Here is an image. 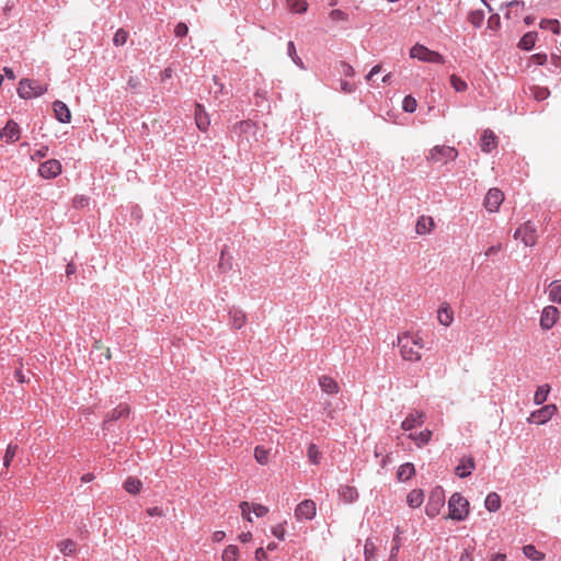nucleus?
<instances>
[{"mask_svg":"<svg viewBox=\"0 0 561 561\" xmlns=\"http://www.w3.org/2000/svg\"><path fill=\"white\" fill-rule=\"evenodd\" d=\"M559 318V310L554 306H547L543 308L540 317V325L542 329H551Z\"/></svg>","mask_w":561,"mask_h":561,"instance_id":"obj_13","label":"nucleus"},{"mask_svg":"<svg viewBox=\"0 0 561 561\" xmlns=\"http://www.w3.org/2000/svg\"><path fill=\"white\" fill-rule=\"evenodd\" d=\"M56 119L60 123H70L71 113L69 107L61 101H55L53 105Z\"/></svg>","mask_w":561,"mask_h":561,"instance_id":"obj_19","label":"nucleus"},{"mask_svg":"<svg viewBox=\"0 0 561 561\" xmlns=\"http://www.w3.org/2000/svg\"><path fill=\"white\" fill-rule=\"evenodd\" d=\"M549 298L553 302L561 304V284L552 282L549 286Z\"/></svg>","mask_w":561,"mask_h":561,"instance_id":"obj_36","label":"nucleus"},{"mask_svg":"<svg viewBox=\"0 0 561 561\" xmlns=\"http://www.w3.org/2000/svg\"><path fill=\"white\" fill-rule=\"evenodd\" d=\"M147 514L150 516V517H153V516H163V511L158 507V506H153V507H149L147 508Z\"/></svg>","mask_w":561,"mask_h":561,"instance_id":"obj_61","label":"nucleus"},{"mask_svg":"<svg viewBox=\"0 0 561 561\" xmlns=\"http://www.w3.org/2000/svg\"><path fill=\"white\" fill-rule=\"evenodd\" d=\"M504 201V193L496 187L490 188L484 198V206L490 213H496Z\"/></svg>","mask_w":561,"mask_h":561,"instance_id":"obj_8","label":"nucleus"},{"mask_svg":"<svg viewBox=\"0 0 561 561\" xmlns=\"http://www.w3.org/2000/svg\"><path fill=\"white\" fill-rule=\"evenodd\" d=\"M47 92V85H43L37 81L22 79L19 83L18 93L22 99H32L43 95Z\"/></svg>","mask_w":561,"mask_h":561,"instance_id":"obj_4","label":"nucleus"},{"mask_svg":"<svg viewBox=\"0 0 561 561\" xmlns=\"http://www.w3.org/2000/svg\"><path fill=\"white\" fill-rule=\"evenodd\" d=\"M445 504V495L442 488H436L431 492L427 504L425 506V513L428 517L433 518L440 513Z\"/></svg>","mask_w":561,"mask_h":561,"instance_id":"obj_5","label":"nucleus"},{"mask_svg":"<svg viewBox=\"0 0 561 561\" xmlns=\"http://www.w3.org/2000/svg\"><path fill=\"white\" fill-rule=\"evenodd\" d=\"M253 513L257 517H263L268 513V508L262 504H254L253 505Z\"/></svg>","mask_w":561,"mask_h":561,"instance_id":"obj_56","label":"nucleus"},{"mask_svg":"<svg viewBox=\"0 0 561 561\" xmlns=\"http://www.w3.org/2000/svg\"><path fill=\"white\" fill-rule=\"evenodd\" d=\"M481 150L484 152H491L497 147V137L496 135L490 130L485 129L480 139Z\"/></svg>","mask_w":561,"mask_h":561,"instance_id":"obj_16","label":"nucleus"},{"mask_svg":"<svg viewBox=\"0 0 561 561\" xmlns=\"http://www.w3.org/2000/svg\"><path fill=\"white\" fill-rule=\"evenodd\" d=\"M533 94L537 101H543L549 96L550 92L547 88L535 87L533 90Z\"/></svg>","mask_w":561,"mask_h":561,"instance_id":"obj_49","label":"nucleus"},{"mask_svg":"<svg viewBox=\"0 0 561 561\" xmlns=\"http://www.w3.org/2000/svg\"><path fill=\"white\" fill-rule=\"evenodd\" d=\"M316 503L312 500H305L297 505L295 516L298 520H310L316 516Z\"/></svg>","mask_w":561,"mask_h":561,"instance_id":"obj_9","label":"nucleus"},{"mask_svg":"<svg viewBox=\"0 0 561 561\" xmlns=\"http://www.w3.org/2000/svg\"><path fill=\"white\" fill-rule=\"evenodd\" d=\"M130 413V409L127 404H119L113 411L108 412L104 419V425L112 421H117L122 417H127Z\"/></svg>","mask_w":561,"mask_h":561,"instance_id":"obj_20","label":"nucleus"},{"mask_svg":"<svg viewBox=\"0 0 561 561\" xmlns=\"http://www.w3.org/2000/svg\"><path fill=\"white\" fill-rule=\"evenodd\" d=\"M557 408L554 404H548L539 410L534 411L528 417V422L536 424L547 423L556 413Z\"/></svg>","mask_w":561,"mask_h":561,"instance_id":"obj_10","label":"nucleus"},{"mask_svg":"<svg viewBox=\"0 0 561 561\" xmlns=\"http://www.w3.org/2000/svg\"><path fill=\"white\" fill-rule=\"evenodd\" d=\"M436 227L435 220L431 216L422 215L417 218L415 224V232L419 236L431 233Z\"/></svg>","mask_w":561,"mask_h":561,"instance_id":"obj_15","label":"nucleus"},{"mask_svg":"<svg viewBox=\"0 0 561 561\" xmlns=\"http://www.w3.org/2000/svg\"><path fill=\"white\" fill-rule=\"evenodd\" d=\"M376 552L377 548L375 543L370 539H367L364 546L365 561L373 560L376 557Z\"/></svg>","mask_w":561,"mask_h":561,"instance_id":"obj_40","label":"nucleus"},{"mask_svg":"<svg viewBox=\"0 0 561 561\" xmlns=\"http://www.w3.org/2000/svg\"><path fill=\"white\" fill-rule=\"evenodd\" d=\"M57 548L64 556H72L77 551V542L72 539H64L57 543Z\"/></svg>","mask_w":561,"mask_h":561,"instance_id":"obj_27","label":"nucleus"},{"mask_svg":"<svg viewBox=\"0 0 561 561\" xmlns=\"http://www.w3.org/2000/svg\"><path fill=\"white\" fill-rule=\"evenodd\" d=\"M195 122L199 130L206 131L210 125L209 115L201 104L195 105Z\"/></svg>","mask_w":561,"mask_h":561,"instance_id":"obj_18","label":"nucleus"},{"mask_svg":"<svg viewBox=\"0 0 561 561\" xmlns=\"http://www.w3.org/2000/svg\"><path fill=\"white\" fill-rule=\"evenodd\" d=\"M255 559L257 561H267V554L266 551L263 548H257L255 550Z\"/></svg>","mask_w":561,"mask_h":561,"instance_id":"obj_62","label":"nucleus"},{"mask_svg":"<svg viewBox=\"0 0 561 561\" xmlns=\"http://www.w3.org/2000/svg\"><path fill=\"white\" fill-rule=\"evenodd\" d=\"M239 558V549L234 545H229L222 551V561H237Z\"/></svg>","mask_w":561,"mask_h":561,"instance_id":"obj_34","label":"nucleus"},{"mask_svg":"<svg viewBox=\"0 0 561 561\" xmlns=\"http://www.w3.org/2000/svg\"><path fill=\"white\" fill-rule=\"evenodd\" d=\"M341 91L344 93H353L355 91V85L347 81H341Z\"/></svg>","mask_w":561,"mask_h":561,"instance_id":"obj_59","label":"nucleus"},{"mask_svg":"<svg viewBox=\"0 0 561 561\" xmlns=\"http://www.w3.org/2000/svg\"><path fill=\"white\" fill-rule=\"evenodd\" d=\"M469 502L460 493H454L448 500V515L446 518L463 520L469 515Z\"/></svg>","mask_w":561,"mask_h":561,"instance_id":"obj_2","label":"nucleus"},{"mask_svg":"<svg viewBox=\"0 0 561 561\" xmlns=\"http://www.w3.org/2000/svg\"><path fill=\"white\" fill-rule=\"evenodd\" d=\"M288 7L291 12L304 13L308 9L307 0H288Z\"/></svg>","mask_w":561,"mask_h":561,"instance_id":"obj_37","label":"nucleus"},{"mask_svg":"<svg viewBox=\"0 0 561 561\" xmlns=\"http://www.w3.org/2000/svg\"><path fill=\"white\" fill-rule=\"evenodd\" d=\"M393 541H394V546L392 547V549L390 551L389 561H397V556H398V552L400 549V534L399 533L394 536Z\"/></svg>","mask_w":561,"mask_h":561,"instance_id":"obj_50","label":"nucleus"},{"mask_svg":"<svg viewBox=\"0 0 561 561\" xmlns=\"http://www.w3.org/2000/svg\"><path fill=\"white\" fill-rule=\"evenodd\" d=\"M415 474L414 465L411 462H405L398 468L397 479L399 481H408Z\"/></svg>","mask_w":561,"mask_h":561,"instance_id":"obj_26","label":"nucleus"},{"mask_svg":"<svg viewBox=\"0 0 561 561\" xmlns=\"http://www.w3.org/2000/svg\"><path fill=\"white\" fill-rule=\"evenodd\" d=\"M254 458L259 465H267L270 461V449H266L263 446H256L254 448Z\"/></svg>","mask_w":561,"mask_h":561,"instance_id":"obj_32","label":"nucleus"},{"mask_svg":"<svg viewBox=\"0 0 561 561\" xmlns=\"http://www.w3.org/2000/svg\"><path fill=\"white\" fill-rule=\"evenodd\" d=\"M437 320L444 327H449L454 321V311L448 305H443L437 311Z\"/></svg>","mask_w":561,"mask_h":561,"instance_id":"obj_22","label":"nucleus"},{"mask_svg":"<svg viewBox=\"0 0 561 561\" xmlns=\"http://www.w3.org/2000/svg\"><path fill=\"white\" fill-rule=\"evenodd\" d=\"M329 16L333 22H345L348 19L347 13L339 9L332 10Z\"/></svg>","mask_w":561,"mask_h":561,"instance_id":"obj_47","label":"nucleus"},{"mask_svg":"<svg viewBox=\"0 0 561 561\" xmlns=\"http://www.w3.org/2000/svg\"><path fill=\"white\" fill-rule=\"evenodd\" d=\"M21 130L19 125L10 119L7 122L5 126L0 130V137L4 139L7 142H15L20 139Z\"/></svg>","mask_w":561,"mask_h":561,"instance_id":"obj_14","label":"nucleus"},{"mask_svg":"<svg viewBox=\"0 0 561 561\" xmlns=\"http://www.w3.org/2000/svg\"><path fill=\"white\" fill-rule=\"evenodd\" d=\"M340 68L342 70L343 75L346 77H353L355 75L354 68L346 61H341Z\"/></svg>","mask_w":561,"mask_h":561,"instance_id":"obj_54","label":"nucleus"},{"mask_svg":"<svg viewBox=\"0 0 561 561\" xmlns=\"http://www.w3.org/2000/svg\"><path fill=\"white\" fill-rule=\"evenodd\" d=\"M128 39V32L124 28H118L113 37V44L117 47L126 44Z\"/></svg>","mask_w":561,"mask_h":561,"instance_id":"obj_41","label":"nucleus"},{"mask_svg":"<svg viewBox=\"0 0 561 561\" xmlns=\"http://www.w3.org/2000/svg\"><path fill=\"white\" fill-rule=\"evenodd\" d=\"M485 507L489 512H496L500 510L501 507V499H500V495L495 492H492L490 494H488V496L485 497Z\"/></svg>","mask_w":561,"mask_h":561,"instance_id":"obj_30","label":"nucleus"},{"mask_svg":"<svg viewBox=\"0 0 561 561\" xmlns=\"http://www.w3.org/2000/svg\"><path fill=\"white\" fill-rule=\"evenodd\" d=\"M433 436V432L431 430H424L417 434L410 433L409 438L414 440L417 447H423L427 445Z\"/></svg>","mask_w":561,"mask_h":561,"instance_id":"obj_24","label":"nucleus"},{"mask_svg":"<svg viewBox=\"0 0 561 561\" xmlns=\"http://www.w3.org/2000/svg\"><path fill=\"white\" fill-rule=\"evenodd\" d=\"M188 33V26L184 22H180L174 27V34L176 37H184Z\"/></svg>","mask_w":561,"mask_h":561,"instance_id":"obj_51","label":"nucleus"},{"mask_svg":"<svg viewBox=\"0 0 561 561\" xmlns=\"http://www.w3.org/2000/svg\"><path fill=\"white\" fill-rule=\"evenodd\" d=\"M255 124L251 121H241L236 124L234 129L239 130L240 134H247L250 129L254 128Z\"/></svg>","mask_w":561,"mask_h":561,"instance_id":"obj_48","label":"nucleus"},{"mask_svg":"<svg viewBox=\"0 0 561 561\" xmlns=\"http://www.w3.org/2000/svg\"><path fill=\"white\" fill-rule=\"evenodd\" d=\"M417 103L416 100L412 95H407L402 102L403 111L408 113H413L416 110Z\"/></svg>","mask_w":561,"mask_h":561,"instance_id":"obj_46","label":"nucleus"},{"mask_svg":"<svg viewBox=\"0 0 561 561\" xmlns=\"http://www.w3.org/2000/svg\"><path fill=\"white\" fill-rule=\"evenodd\" d=\"M450 84L457 92H463L468 88L467 83L456 75L450 76Z\"/></svg>","mask_w":561,"mask_h":561,"instance_id":"obj_45","label":"nucleus"},{"mask_svg":"<svg viewBox=\"0 0 561 561\" xmlns=\"http://www.w3.org/2000/svg\"><path fill=\"white\" fill-rule=\"evenodd\" d=\"M240 510H241V514L242 516L248 520V522H252V517L250 515V505L248 502H241L240 503Z\"/></svg>","mask_w":561,"mask_h":561,"instance_id":"obj_55","label":"nucleus"},{"mask_svg":"<svg viewBox=\"0 0 561 561\" xmlns=\"http://www.w3.org/2000/svg\"><path fill=\"white\" fill-rule=\"evenodd\" d=\"M484 20V14L482 11H473L468 15V22L471 23L474 27H479L482 25Z\"/></svg>","mask_w":561,"mask_h":561,"instance_id":"obj_44","label":"nucleus"},{"mask_svg":"<svg viewBox=\"0 0 561 561\" xmlns=\"http://www.w3.org/2000/svg\"><path fill=\"white\" fill-rule=\"evenodd\" d=\"M514 238L520 239L526 247H534L538 239L536 227L527 221L516 229Z\"/></svg>","mask_w":561,"mask_h":561,"instance_id":"obj_7","label":"nucleus"},{"mask_svg":"<svg viewBox=\"0 0 561 561\" xmlns=\"http://www.w3.org/2000/svg\"><path fill=\"white\" fill-rule=\"evenodd\" d=\"M38 173L44 179H54L61 173V163L56 159H50L42 163Z\"/></svg>","mask_w":561,"mask_h":561,"instance_id":"obj_11","label":"nucleus"},{"mask_svg":"<svg viewBox=\"0 0 561 561\" xmlns=\"http://www.w3.org/2000/svg\"><path fill=\"white\" fill-rule=\"evenodd\" d=\"M142 482L134 477H129L124 482V489L130 494H137L140 492Z\"/></svg>","mask_w":561,"mask_h":561,"instance_id":"obj_28","label":"nucleus"},{"mask_svg":"<svg viewBox=\"0 0 561 561\" xmlns=\"http://www.w3.org/2000/svg\"><path fill=\"white\" fill-rule=\"evenodd\" d=\"M523 553L526 558L533 561H540L545 559V553L538 551L534 545L524 546Z\"/></svg>","mask_w":561,"mask_h":561,"instance_id":"obj_33","label":"nucleus"},{"mask_svg":"<svg viewBox=\"0 0 561 561\" xmlns=\"http://www.w3.org/2000/svg\"><path fill=\"white\" fill-rule=\"evenodd\" d=\"M285 533L286 530L284 524H277L272 527V534L279 540H283L285 538Z\"/></svg>","mask_w":561,"mask_h":561,"instance_id":"obj_53","label":"nucleus"},{"mask_svg":"<svg viewBox=\"0 0 561 561\" xmlns=\"http://www.w3.org/2000/svg\"><path fill=\"white\" fill-rule=\"evenodd\" d=\"M540 27L543 28V30H550L554 34H559L560 33V24H559L558 20L543 19L540 22Z\"/></svg>","mask_w":561,"mask_h":561,"instance_id":"obj_42","label":"nucleus"},{"mask_svg":"<svg viewBox=\"0 0 561 561\" xmlns=\"http://www.w3.org/2000/svg\"><path fill=\"white\" fill-rule=\"evenodd\" d=\"M424 502V493L421 489H414L407 495V503L412 508L420 507Z\"/></svg>","mask_w":561,"mask_h":561,"instance_id":"obj_23","label":"nucleus"},{"mask_svg":"<svg viewBox=\"0 0 561 561\" xmlns=\"http://www.w3.org/2000/svg\"><path fill=\"white\" fill-rule=\"evenodd\" d=\"M319 386L328 394H336L340 391L337 381L330 376H321L319 378Z\"/></svg>","mask_w":561,"mask_h":561,"instance_id":"obj_21","label":"nucleus"},{"mask_svg":"<svg viewBox=\"0 0 561 561\" xmlns=\"http://www.w3.org/2000/svg\"><path fill=\"white\" fill-rule=\"evenodd\" d=\"M490 561H506V554L497 552L491 557Z\"/></svg>","mask_w":561,"mask_h":561,"instance_id":"obj_63","label":"nucleus"},{"mask_svg":"<svg viewBox=\"0 0 561 561\" xmlns=\"http://www.w3.org/2000/svg\"><path fill=\"white\" fill-rule=\"evenodd\" d=\"M247 318L244 312L238 310L231 316V323L234 329H241L245 324Z\"/></svg>","mask_w":561,"mask_h":561,"instance_id":"obj_39","label":"nucleus"},{"mask_svg":"<svg viewBox=\"0 0 561 561\" xmlns=\"http://www.w3.org/2000/svg\"><path fill=\"white\" fill-rule=\"evenodd\" d=\"M47 151H48V148H47V147H42L39 150H36V151L31 156V158H32L33 160H38V159H41V158L46 157Z\"/></svg>","mask_w":561,"mask_h":561,"instance_id":"obj_60","label":"nucleus"},{"mask_svg":"<svg viewBox=\"0 0 561 561\" xmlns=\"http://www.w3.org/2000/svg\"><path fill=\"white\" fill-rule=\"evenodd\" d=\"M549 392H550L549 385L539 386L535 392L534 402L536 404L543 403L547 400Z\"/></svg>","mask_w":561,"mask_h":561,"instance_id":"obj_35","label":"nucleus"},{"mask_svg":"<svg viewBox=\"0 0 561 561\" xmlns=\"http://www.w3.org/2000/svg\"><path fill=\"white\" fill-rule=\"evenodd\" d=\"M287 50H288V55L293 58V60L298 64V61H300V58L297 57L296 55V47H295V44L294 42H288L287 44Z\"/></svg>","mask_w":561,"mask_h":561,"instance_id":"obj_57","label":"nucleus"},{"mask_svg":"<svg viewBox=\"0 0 561 561\" xmlns=\"http://www.w3.org/2000/svg\"><path fill=\"white\" fill-rule=\"evenodd\" d=\"M340 497L345 503H353L358 497L356 488L350 485H342L339 490Z\"/></svg>","mask_w":561,"mask_h":561,"instance_id":"obj_25","label":"nucleus"},{"mask_svg":"<svg viewBox=\"0 0 561 561\" xmlns=\"http://www.w3.org/2000/svg\"><path fill=\"white\" fill-rule=\"evenodd\" d=\"M397 345L404 360L419 362L421 359V351L424 347V342L419 334L410 332L399 334Z\"/></svg>","mask_w":561,"mask_h":561,"instance_id":"obj_1","label":"nucleus"},{"mask_svg":"<svg viewBox=\"0 0 561 561\" xmlns=\"http://www.w3.org/2000/svg\"><path fill=\"white\" fill-rule=\"evenodd\" d=\"M458 152L454 147L448 146H435L428 152L427 160L432 162H444L453 161L457 158Z\"/></svg>","mask_w":561,"mask_h":561,"instance_id":"obj_6","label":"nucleus"},{"mask_svg":"<svg viewBox=\"0 0 561 561\" xmlns=\"http://www.w3.org/2000/svg\"><path fill=\"white\" fill-rule=\"evenodd\" d=\"M307 456L311 463L318 465L321 459V451L318 449L317 445L310 444L308 446Z\"/></svg>","mask_w":561,"mask_h":561,"instance_id":"obj_38","label":"nucleus"},{"mask_svg":"<svg viewBox=\"0 0 561 561\" xmlns=\"http://www.w3.org/2000/svg\"><path fill=\"white\" fill-rule=\"evenodd\" d=\"M476 463L472 457H463L460 463L455 468V473L459 478H467L474 470Z\"/></svg>","mask_w":561,"mask_h":561,"instance_id":"obj_17","label":"nucleus"},{"mask_svg":"<svg viewBox=\"0 0 561 561\" xmlns=\"http://www.w3.org/2000/svg\"><path fill=\"white\" fill-rule=\"evenodd\" d=\"M506 7H507V11L505 13V18L507 20H511L513 18L519 16V8L524 7V2L519 1V0H513L508 3H506Z\"/></svg>","mask_w":561,"mask_h":561,"instance_id":"obj_31","label":"nucleus"},{"mask_svg":"<svg viewBox=\"0 0 561 561\" xmlns=\"http://www.w3.org/2000/svg\"><path fill=\"white\" fill-rule=\"evenodd\" d=\"M537 34L535 32H528L524 34L518 43V47L524 50H530L536 43Z\"/></svg>","mask_w":561,"mask_h":561,"instance_id":"obj_29","label":"nucleus"},{"mask_svg":"<svg viewBox=\"0 0 561 561\" xmlns=\"http://www.w3.org/2000/svg\"><path fill=\"white\" fill-rule=\"evenodd\" d=\"M225 537H226V534H225V531H221V530L215 531L213 535V539L217 542L224 540Z\"/></svg>","mask_w":561,"mask_h":561,"instance_id":"obj_64","label":"nucleus"},{"mask_svg":"<svg viewBox=\"0 0 561 561\" xmlns=\"http://www.w3.org/2000/svg\"><path fill=\"white\" fill-rule=\"evenodd\" d=\"M503 247H502V243H497V244H494V245H491L485 252H484V255L485 256H492V255H495L497 254L500 251H502Z\"/></svg>","mask_w":561,"mask_h":561,"instance_id":"obj_58","label":"nucleus"},{"mask_svg":"<svg viewBox=\"0 0 561 561\" xmlns=\"http://www.w3.org/2000/svg\"><path fill=\"white\" fill-rule=\"evenodd\" d=\"M18 445L9 444L4 454L3 458V466L8 468L12 461V459L15 457L18 451Z\"/></svg>","mask_w":561,"mask_h":561,"instance_id":"obj_43","label":"nucleus"},{"mask_svg":"<svg viewBox=\"0 0 561 561\" xmlns=\"http://www.w3.org/2000/svg\"><path fill=\"white\" fill-rule=\"evenodd\" d=\"M410 57L425 62L444 64L445 58L437 51L431 50L424 45L415 44L410 49Z\"/></svg>","mask_w":561,"mask_h":561,"instance_id":"obj_3","label":"nucleus"},{"mask_svg":"<svg viewBox=\"0 0 561 561\" xmlns=\"http://www.w3.org/2000/svg\"><path fill=\"white\" fill-rule=\"evenodd\" d=\"M425 421V414L422 411L413 410L411 411L407 417L401 423V428L403 431H412L415 427L421 426Z\"/></svg>","mask_w":561,"mask_h":561,"instance_id":"obj_12","label":"nucleus"},{"mask_svg":"<svg viewBox=\"0 0 561 561\" xmlns=\"http://www.w3.org/2000/svg\"><path fill=\"white\" fill-rule=\"evenodd\" d=\"M501 21L499 14H492L488 20V27L497 31L500 28Z\"/></svg>","mask_w":561,"mask_h":561,"instance_id":"obj_52","label":"nucleus"}]
</instances>
